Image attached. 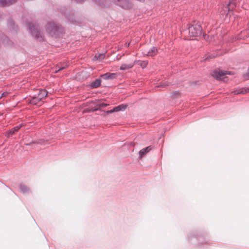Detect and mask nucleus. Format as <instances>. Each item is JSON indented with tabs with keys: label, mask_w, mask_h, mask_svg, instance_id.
<instances>
[{
	"label": "nucleus",
	"mask_w": 249,
	"mask_h": 249,
	"mask_svg": "<svg viewBox=\"0 0 249 249\" xmlns=\"http://www.w3.org/2000/svg\"><path fill=\"white\" fill-rule=\"evenodd\" d=\"M47 32L52 36L57 37L61 30V28L53 22H49L46 26Z\"/></svg>",
	"instance_id": "f257e3e1"
},
{
	"label": "nucleus",
	"mask_w": 249,
	"mask_h": 249,
	"mask_svg": "<svg viewBox=\"0 0 249 249\" xmlns=\"http://www.w3.org/2000/svg\"><path fill=\"white\" fill-rule=\"evenodd\" d=\"M188 31L190 36L196 37L201 35L202 29L200 24L195 23L188 27Z\"/></svg>",
	"instance_id": "f03ea898"
},
{
	"label": "nucleus",
	"mask_w": 249,
	"mask_h": 249,
	"mask_svg": "<svg viewBox=\"0 0 249 249\" xmlns=\"http://www.w3.org/2000/svg\"><path fill=\"white\" fill-rule=\"evenodd\" d=\"M28 29L31 32L33 36H34L36 39L39 40L43 39L42 36H41L38 26L34 25L31 23H30L28 25Z\"/></svg>",
	"instance_id": "7ed1b4c3"
},
{
	"label": "nucleus",
	"mask_w": 249,
	"mask_h": 249,
	"mask_svg": "<svg viewBox=\"0 0 249 249\" xmlns=\"http://www.w3.org/2000/svg\"><path fill=\"white\" fill-rule=\"evenodd\" d=\"M227 74H231V72L217 69L213 71L212 76L217 80L225 81Z\"/></svg>",
	"instance_id": "20e7f679"
},
{
	"label": "nucleus",
	"mask_w": 249,
	"mask_h": 249,
	"mask_svg": "<svg viewBox=\"0 0 249 249\" xmlns=\"http://www.w3.org/2000/svg\"><path fill=\"white\" fill-rule=\"evenodd\" d=\"M236 2L235 0H231L228 5H224L221 7L222 9L220 11L221 15L228 16L230 13V11L232 10L236 6Z\"/></svg>",
	"instance_id": "39448f33"
},
{
	"label": "nucleus",
	"mask_w": 249,
	"mask_h": 249,
	"mask_svg": "<svg viewBox=\"0 0 249 249\" xmlns=\"http://www.w3.org/2000/svg\"><path fill=\"white\" fill-rule=\"evenodd\" d=\"M113 1L124 9L129 8L131 7V3L127 0H112Z\"/></svg>",
	"instance_id": "423d86ee"
},
{
	"label": "nucleus",
	"mask_w": 249,
	"mask_h": 249,
	"mask_svg": "<svg viewBox=\"0 0 249 249\" xmlns=\"http://www.w3.org/2000/svg\"><path fill=\"white\" fill-rule=\"evenodd\" d=\"M117 74L114 73L107 72L105 74H102L100 77L105 80H113L116 78Z\"/></svg>",
	"instance_id": "0eeeda50"
},
{
	"label": "nucleus",
	"mask_w": 249,
	"mask_h": 249,
	"mask_svg": "<svg viewBox=\"0 0 249 249\" xmlns=\"http://www.w3.org/2000/svg\"><path fill=\"white\" fill-rule=\"evenodd\" d=\"M22 126V124H20L19 125H17L13 127L12 129L6 133L5 136L7 137H9L12 135L15 134Z\"/></svg>",
	"instance_id": "6e6552de"
},
{
	"label": "nucleus",
	"mask_w": 249,
	"mask_h": 249,
	"mask_svg": "<svg viewBox=\"0 0 249 249\" xmlns=\"http://www.w3.org/2000/svg\"><path fill=\"white\" fill-rule=\"evenodd\" d=\"M30 103L39 107L42 105V101L37 96H35L30 100Z\"/></svg>",
	"instance_id": "1a4fd4ad"
},
{
	"label": "nucleus",
	"mask_w": 249,
	"mask_h": 249,
	"mask_svg": "<svg viewBox=\"0 0 249 249\" xmlns=\"http://www.w3.org/2000/svg\"><path fill=\"white\" fill-rule=\"evenodd\" d=\"M158 52V50L156 47H152L148 52H144L143 53L144 54H146L148 56H153L155 55Z\"/></svg>",
	"instance_id": "9d476101"
},
{
	"label": "nucleus",
	"mask_w": 249,
	"mask_h": 249,
	"mask_svg": "<svg viewBox=\"0 0 249 249\" xmlns=\"http://www.w3.org/2000/svg\"><path fill=\"white\" fill-rule=\"evenodd\" d=\"M152 149L151 146H147L141 149L139 152V158H142L147 153L149 152Z\"/></svg>",
	"instance_id": "9b49d317"
},
{
	"label": "nucleus",
	"mask_w": 249,
	"mask_h": 249,
	"mask_svg": "<svg viewBox=\"0 0 249 249\" xmlns=\"http://www.w3.org/2000/svg\"><path fill=\"white\" fill-rule=\"evenodd\" d=\"M134 65V63H130L129 64H122L120 68L121 71H124L132 68Z\"/></svg>",
	"instance_id": "f8f14e48"
},
{
	"label": "nucleus",
	"mask_w": 249,
	"mask_h": 249,
	"mask_svg": "<svg viewBox=\"0 0 249 249\" xmlns=\"http://www.w3.org/2000/svg\"><path fill=\"white\" fill-rule=\"evenodd\" d=\"M101 82L100 78L97 79L90 84V87L91 89L97 88L101 85Z\"/></svg>",
	"instance_id": "ddd939ff"
},
{
	"label": "nucleus",
	"mask_w": 249,
	"mask_h": 249,
	"mask_svg": "<svg viewBox=\"0 0 249 249\" xmlns=\"http://www.w3.org/2000/svg\"><path fill=\"white\" fill-rule=\"evenodd\" d=\"M47 94L48 92L47 90L45 89H41L39 90L37 96L41 101H42L44 98L47 96Z\"/></svg>",
	"instance_id": "4468645a"
},
{
	"label": "nucleus",
	"mask_w": 249,
	"mask_h": 249,
	"mask_svg": "<svg viewBox=\"0 0 249 249\" xmlns=\"http://www.w3.org/2000/svg\"><path fill=\"white\" fill-rule=\"evenodd\" d=\"M20 192L24 194H28L30 192V189L24 184H21L19 185Z\"/></svg>",
	"instance_id": "2eb2a0df"
},
{
	"label": "nucleus",
	"mask_w": 249,
	"mask_h": 249,
	"mask_svg": "<svg viewBox=\"0 0 249 249\" xmlns=\"http://www.w3.org/2000/svg\"><path fill=\"white\" fill-rule=\"evenodd\" d=\"M234 94H245L248 92H249V89L248 88H241L234 91Z\"/></svg>",
	"instance_id": "dca6fc26"
},
{
	"label": "nucleus",
	"mask_w": 249,
	"mask_h": 249,
	"mask_svg": "<svg viewBox=\"0 0 249 249\" xmlns=\"http://www.w3.org/2000/svg\"><path fill=\"white\" fill-rule=\"evenodd\" d=\"M16 0H0V3L3 6L12 4Z\"/></svg>",
	"instance_id": "f3484780"
},
{
	"label": "nucleus",
	"mask_w": 249,
	"mask_h": 249,
	"mask_svg": "<svg viewBox=\"0 0 249 249\" xmlns=\"http://www.w3.org/2000/svg\"><path fill=\"white\" fill-rule=\"evenodd\" d=\"M96 3L99 4L102 6L106 7L108 4V2L106 0L103 1V0H93Z\"/></svg>",
	"instance_id": "a211bd4d"
},
{
	"label": "nucleus",
	"mask_w": 249,
	"mask_h": 249,
	"mask_svg": "<svg viewBox=\"0 0 249 249\" xmlns=\"http://www.w3.org/2000/svg\"><path fill=\"white\" fill-rule=\"evenodd\" d=\"M105 57V55L104 53L96 54L94 57V60H99V61H101L103 60Z\"/></svg>",
	"instance_id": "6ab92c4d"
},
{
	"label": "nucleus",
	"mask_w": 249,
	"mask_h": 249,
	"mask_svg": "<svg viewBox=\"0 0 249 249\" xmlns=\"http://www.w3.org/2000/svg\"><path fill=\"white\" fill-rule=\"evenodd\" d=\"M127 107H129V105L122 104L121 105L113 107L112 109H126Z\"/></svg>",
	"instance_id": "aec40b11"
},
{
	"label": "nucleus",
	"mask_w": 249,
	"mask_h": 249,
	"mask_svg": "<svg viewBox=\"0 0 249 249\" xmlns=\"http://www.w3.org/2000/svg\"><path fill=\"white\" fill-rule=\"evenodd\" d=\"M3 43L7 46H9L12 44V43L11 41L9 40V39L7 36H4V38L3 39Z\"/></svg>",
	"instance_id": "412c9836"
},
{
	"label": "nucleus",
	"mask_w": 249,
	"mask_h": 249,
	"mask_svg": "<svg viewBox=\"0 0 249 249\" xmlns=\"http://www.w3.org/2000/svg\"><path fill=\"white\" fill-rule=\"evenodd\" d=\"M170 85V83L167 81H165L163 82H161L159 86L158 87H162V88H166Z\"/></svg>",
	"instance_id": "4be33fe9"
},
{
	"label": "nucleus",
	"mask_w": 249,
	"mask_h": 249,
	"mask_svg": "<svg viewBox=\"0 0 249 249\" xmlns=\"http://www.w3.org/2000/svg\"><path fill=\"white\" fill-rule=\"evenodd\" d=\"M138 64L140 65L142 68H144L146 67L147 65V62L145 61H137Z\"/></svg>",
	"instance_id": "5701e85b"
},
{
	"label": "nucleus",
	"mask_w": 249,
	"mask_h": 249,
	"mask_svg": "<svg viewBox=\"0 0 249 249\" xmlns=\"http://www.w3.org/2000/svg\"><path fill=\"white\" fill-rule=\"evenodd\" d=\"M67 67V65H66L64 66H62V67H58V69L54 71L55 73H57L58 71L66 68Z\"/></svg>",
	"instance_id": "b1692460"
},
{
	"label": "nucleus",
	"mask_w": 249,
	"mask_h": 249,
	"mask_svg": "<svg viewBox=\"0 0 249 249\" xmlns=\"http://www.w3.org/2000/svg\"><path fill=\"white\" fill-rule=\"evenodd\" d=\"M180 93L178 91H176L173 93V96L174 97H177L180 95Z\"/></svg>",
	"instance_id": "393cba45"
},
{
	"label": "nucleus",
	"mask_w": 249,
	"mask_h": 249,
	"mask_svg": "<svg viewBox=\"0 0 249 249\" xmlns=\"http://www.w3.org/2000/svg\"><path fill=\"white\" fill-rule=\"evenodd\" d=\"M108 106L107 104L106 103H101L99 104V107H106Z\"/></svg>",
	"instance_id": "a878e982"
},
{
	"label": "nucleus",
	"mask_w": 249,
	"mask_h": 249,
	"mask_svg": "<svg viewBox=\"0 0 249 249\" xmlns=\"http://www.w3.org/2000/svg\"><path fill=\"white\" fill-rule=\"evenodd\" d=\"M9 25L11 26V28H13L14 29H15L14 23L12 20L9 21Z\"/></svg>",
	"instance_id": "bb28decb"
},
{
	"label": "nucleus",
	"mask_w": 249,
	"mask_h": 249,
	"mask_svg": "<svg viewBox=\"0 0 249 249\" xmlns=\"http://www.w3.org/2000/svg\"><path fill=\"white\" fill-rule=\"evenodd\" d=\"M8 93L7 92H4L1 94V96H0V98L6 96L7 95H8Z\"/></svg>",
	"instance_id": "cd10ccee"
},
{
	"label": "nucleus",
	"mask_w": 249,
	"mask_h": 249,
	"mask_svg": "<svg viewBox=\"0 0 249 249\" xmlns=\"http://www.w3.org/2000/svg\"><path fill=\"white\" fill-rule=\"evenodd\" d=\"M120 110H107V113H111L115 111H120Z\"/></svg>",
	"instance_id": "c85d7f7f"
},
{
	"label": "nucleus",
	"mask_w": 249,
	"mask_h": 249,
	"mask_svg": "<svg viewBox=\"0 0 249 249\" xmlns=\"http://www.w3.org/2000/svg\"><path fill=\"white\" fill-rule=\"evenodd\" d=\"M96 110H94V109H93V110H83V113H85V112H89L90 111H95Z\"/></svg>",
	"instance_id": "c756f323"
},
{
	"label": "nucleus",
	"mask_w": 249,
	"mask_h": 249,
	"mask_svg": "<svg viewBox=\"0 0 249 249\" xmlns=\"http://www.w3.org/2000/svg\"><path fill=\"white\" fill-rule=\"evenodd\" d=\"M209 57H210V58H212V57L213 58V57H214V56H211V55H210V56H209Z\"/></svg>",
	"instance_id": "7c9ffc66"
}]
</instances>
